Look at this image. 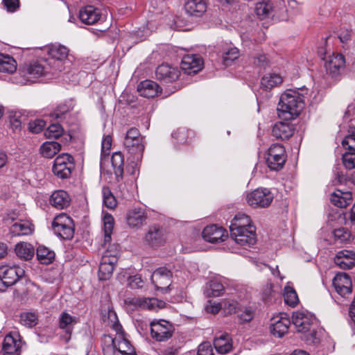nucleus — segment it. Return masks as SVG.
<instances>
[{"label": "nucleus", "mask_w": 355, "mask_h": 355, "mask_svg": "<svg viewBox=\"0 0 355 355\" xmlns=\"http://www.w3.org/2000/svg\"><path fill=\"white\" fill-rule=\"evenodd\" d=\"M77 322L76 318L71 316L68 313L63 312L61 313L59 318V327L64 330L67 335V337L66 338L67 341L70 339L73 327Z\"/></svg>", "instance_id": "obj_33"}, {"label": "nucleus", "mask_w": 355, "mask_h": 355, "mask_svg": "<svg viewBox=\"0 0 355 355\" xmlns=\"http://www.w3.org/2000/svg\"><path fill=\"white\" fill-rule=\"evenodd\" d=\"M70 201L71 198L69 194L63 190L54 191L50 198L51 205L58 209L67 208L69 205Z\"/></svg>", "instance_id": "obj_31"}, {"label": "nucleus", "mask_w": 355, "mask_h": 355, "mask_svg": "<svg viewBox=\"0 0 355 355\" xmlns=\"http://www.w3.org/2000/svg\"><path fill=\"white\" fill-rule=\"evenodd\" d=\"M216 350L220 354L228 353L232 347L230 337L227 334H220L214 341Z\"/></svg>", "instance_id": "obj_37"}, {"label": "nucleus", "mask_w": 355, "mask_h": 355, "mask_svg": "<svg viewBox=\"0 0 355 355\" xmlns=\"http://www.w3.org/2000/svg\"><path fill=\"white\" fill-rule=\"evenodd\" d=\"M202 58L196 54L184 55L181 62V69L187 74L196 73L202 68Z\"/></svg>", "instance_id": "obj_18"}, {"label": "nucleus", "mask_w": 355, "mask_h": 355, "mask_svg": "<svg viewBox=\"0 0 355 355\" xmlns=\"http://www.w3.org/2000/svg\"><path fill=\"white\" fill-rule=\"evenodd\" d=\"M129 284L132 288H138L143 286V281L139 275H135L130 277Z\"/></svg>", "instance_id": "obj_59"}, {"label": "nucleus", "mask_w": 355, "mask_h": 355, "mask_svg": "<svg viewBox=\"0 0 355 355\" xmlns=\"http://www.w3.org/2000/svg\"><path fill=\"white\" fill-rule=\"evenodd\" d=\"M142 141L143 138L137 128H131L128 130L124 139V145L129 153L135 155L137 159L142 157L144 150Z\"/></svg>", "instance_id": "obj_9"}, {"label": "nucleus", "mask_w": 355, "mask_h": 355, "mask_svg": "<svg viewBox=\"0 0 355 355\" xmlns=\"http://www.w3.org/2000/svg\"><path fill=\"white\" fill-rule=\"evenodd\" d=\"M40 150L44 157L49 159L61 150V145L56 141H46L40 146Z\"/></svg>", "instance_id": "obj_41"}, {"label": "nucleus", "mask_w": 355, "mask_h": 355, "mask_svg": "<svg viewBox=\"0 0 355 355\" xmlns=\"http://www.w3.org/2000/svg\"><path fill=\"white\" fill-rule=\"evenodd\" d=\"M273 195L266 188H259L246 196L248 204L252 207H266L270 205Z\"/></svg>", "instance_id": "obj_11"}, {"label": "nucleus", "mask_w": 355, "mask_h": 355, "mask_svg": "<svg viewBox=\"0 0 355 355\" xmlns=\"http://www.w3.org/2000/svg\"><path fill=\"white\" fill-rule=\"evenodd\" d=\"M24 275V270L15 266H2L0 267V280L6 286L15 284L19 277Z\"/></svg>", "instance_id": "obj_15"}, {"label": "nucleus", "mask_w": 355, "mask_h": 355, "mask_svg": "<svg viewBox=\"0 0 355 355\" xmlns=\"http://www.w3.org/2000/svg\"><path fill=\"white\" fill-rule=\"evenodd\" d=\"M343 147L348 151H355V119L349 121L346 135L342 140Z\"/></svg>", "instance_id": "obj_35"}, {"label": "nucleus", "mask_w": 355, "mask_h": 355, "mask_svg": "<svg viewBox=\"0 0 355 355\" xmlns=\"http://www.w3.org/2000/svg\"><path fill=\"white\" fill-rule=\"evenodd\" d=\"M230 236L236 243L243 247H250L254 245L257 241L254 227H249L248 229L231 231Z\"/></svg>", "instance_id": "obj_14"}, {"label": "nucleus", "mask_w": 355, "mask_h": 355, "mask_svg": "<svg viewBox=\"0 0 355 355\" xmlns=\"http://www.w3.org/2000/svg\"><path fill=\"white\" fill-rule=\"evenodd\" d=\"M103 321L116 331L114 338L110 336H105V339L111 342L112 346L103 349L105 355H107L109 351L114 350L121 355H136L134 347L130 341L124 337L122 327L119 322L115 311L108 310L107 315H103Z\"/></svg>", "instance_id": "obj_1"}, {"label": "nucleus", "mask_w": 355, "mask_h": 355, "mask_svg": "<svg viewBox=\"0 0 355 355\" xmlns=\"http://www.w3.org/2000/svg\"><path fill=\"white\" fill-rule=\"evenodd\" d=\"M3 1L8 12H15L19 7V0H3Z\"/></svg>", "instance_id": "obj_60"}, {"label": "nucleus", "mask_w": 355, "mask_h": 355, "mask_svg": "<svg viewBox=\"0 0 355 355\" xmlns=\"http://www.w3.org/2000/svg\"><path fill=\"white\" fill-rule=\"evenodd\" d=\"M145 240L151 246L162 245L166 241L165 232L159 227H150L146 234Z\"/></svg>", "instance_id": "obj_27"}, {"label": "nucleus", "mask_w": 355, "mask_h": 355, "mask_svg": "<svg viewBox=\"0 0 355 355\" xmlns=\"http://www.w3.org/2000/svg\"><path fill=\"white\" fill-rule=\"evenodd\" d=\"M249 227H254L251 225L250 218L245 214H238L231 221L230 231L248 229Z\"/></svg>", "instance_id": "obj_38"}, {"label": "nucleus", "mask_w": 355, "mask_h": 355, "mask_svg": "<svg viewBox=\"0 0 355 355\" xmlns=\"http://www.w3.org/2000/svg\"><path fill=\"white\" fill-rule=\"evenodd\" d=\"M178 349L175 347H167L161 351L160 355H178Z\"/></svg>", "instance_id": "obj_63"}, {"label": "nucleus", "mask_w": 355, "mask_h": 355, "mask_svg": "<svg viewBox=\"0 0 355 355\" xmlns=\"http://www.w3.org/2000/svg\"><path fill=\"white\" fill-rule=\"evenodd\" d=\"M137 91L144 97L153 98L158 96L161 93L162 89L157 83L146 80L138 85Z\"/></svg>", "instance_id": "obj_26"}, {"label": "nucleus", "mask_w": 355, "mask_h": 355, "mask_svg": "<svg viewBox=\"0 0 355 355\" xmlns=\"http://www.w3.org/2000/svg\"><path fill=\"white\" fill-rule=\"evenodd\" d=\"M115 264L116 259L114 257H112L111 260L107 257H102L98 269L99 279L101 280L108 279L113 273Z\"/></svg>", "instance_id": "obj_30"}, {"label": "nucleus", "mask_w": 355, "mask_h": 355, "mask_svg": "<svg viewBox=\"0 0 355 355\" xmlns=\"http://www.w3.org/2000/svg\"><path fill=\"white\" fill-rule=\"evenodd\" d=\"M119 254V246L117 244H112L110 245L107 250L104 252L102 257H107L109 259L111 260L112 257H114L116 259V263L118 261V257Z\"/></svg>", "instance_id": "obj_56"}, {"label": "nucleus", "mask_w": 355, "mask_h": 355, "mask_svg": "<svg viewBox=\"0 0 355 355\" xmlns=\"http://www.w3.org/2000/svg\"><path fill=\"white\" fill-rule=\"evenodd\" d=\"M10 231L13 236L28 235L33 232V225L29 221L20 220L10 225Z\"/></svg>", "instance_id": "obj_36"}, {"label": "nucleus", "mask_w": 355, "mask_h": 355, "mask_svg": "<svg viewBox=\"0 0 355 355\" xmlns=\"http://www.w3.org/2000/svg\"><path fill=\"white\" fill-rule=\"evenodd\" d=\"M23 343L17 331L8 334L3 340L2 352L3 355H20Z\"/></svg>", "instance_id": "obj_12"}, {"label": "nucleus", "mask_w": 355, "mask_h": 355, "mask_svg": "<svg viewBox=\"0 0 355 355\" xmlns=\"http://www.w3.org/2000/svg\"><path fill=\"white\" fill-rule=\"evenodd\" d=\"M294 132V128L290 123L279 122L272 128V135L276 138L282 140L289 139Z\"/></svg>", "instance_id": "obj_32"}, {"label": "nucleus", "mask_w": 355, "mask_h": 355, "mask_svg": "<svg viewBox=\"0 0 355 355\" xmlns=\"http://www.w3.org/2000/svg\"><path fill=\"white\" fill-rule=\"evenodd\" d=\"M46 125V123L42 119H35L28 123V129L33 133L40 132Z\"/></svg>", "instance_id": "obj_55"}, {"label": "nucleus", "mask_w": 355, "mask_h": 355, "mask_svg": "<svg viewBox=\"0 0 355 355\" xmlns=\"http://www.w3.org/2000/svg\"><path fill=\"white\" fill-rule=\"evenodd\" d=\"M16 255L21 259L28 261L33 258L35 254L33 246L26 242H20L15 245Z\"/></svg>", "instance_id": "obj_39"}, {"label": "nucleus", "mask_w": 355, "mask_h": 355, "mask_svg": "<svg viewBox=\"0 0 355 355\" xmlns=\"http://www.w3.org/2000/svg\"><path fill=\"white\" fill-rule=\"evenodd\" d=\"M345 64V60L342 54L333 53L326 60L325 67L332 76H336L344 69Z\"/></svg>", "instance_id": "obj_21"}, {"label": "nucleus", "mask_w": 355, "mask_h": 355, "mask_svg": "<svg viewBox=\"0 0 355 355\" xmlns=\"http://www.w3.org/2000/svg\"><path fill=\"white\" fill-rule=\"evenodd\" d=\"M334 263L342 269H350L355 266V252L347 250H340L336 253Z\"/></svg>", "instance_id": "obj_25"}, {"label": "nucleus", "mask_w": 355, "mask_h": 355, "mask_svg": "<svg viewBox=\"0 0 355 355\" xmlns=\"http://www.w3.org/2000/svg\"><path fill=\"white\" fill-rule=\"evenodd\" d=\"M284 297L285 302L291 306H295L299 301L296 292L290 286L285 287Z\"/></svg>", "instance_id": "obj_50"}, {"label": "nucleus", "mask_w": 355, "mask_h": 355, "mask_svg": "<svg viewBox=\"0 0 355 355\" xmlns=\"http://www.w3.org/2000/svg\"><path fill=\"white\" fill-rule=\"evenodd\" d=\"M150 325L151 337L157 342H164L170 339L175 330L173 325L165 320H154Z\"/></svg>", "instance_id": "obj_8"}, {"label": "nucleus", "mask_w": 355, "mask_h": 355, "mask_svg": "<svg viewBox=\"0 0 355 355\" xmlns=\"http://www.w3.org/2000/svg\"><path fill=\"white\" fill-rule=\"evenodd\" d=\"M285 8L284 0H263L257 3L255 12L260 19L273 17Z\"/></svg>", "instance_id": "obj_7"}, {"label": "nucleus", "mask_w": 355, "mask_h": 355, "mask_svg": "<svg viewBox=\"0 0 355 355\" xmlns=\"http://www.w3.org/2000/svg\"><path fill=\"white\" fill-rule=\"evenodd\" d=\"M101 18V12L93 6L83 7L79 11V19L85 24H94Z\"/></svg>", "instance_id": "obj_24"}, {"label": "nucleus", "mask_w": 355, "mask_h": 355, "mask_svg": "<svg viewBox=\"0 0 355 355\" xmlns=\"http://www.w3.org/2000/svg\"><path fill=\"white\" fill-rule=\"evenodd\" d=\"M352 196L350 192H342L338 190L331 196V202L335 206L340 208L346 207L352 202Z\"/></svg>", "instance_id": "obj_40"}, {"label": "nucleus", "mask_w": 355, "mask_h": 355, "mask_svg": "<svg viewBox=\"0 0 355 355\" xmlns=\"http://www.w3.org/2000/svg\"><path fill=\"white\" fill-rule=\"evenodd\" d=\"M221 309H224L225 313L232 314L236 310V303L234 301L224 300L220 303L209 302V304L206 306V311L212 314L218 313Z\"/></svg>", "instance_id": "obj_34"}, {"label": "nucleus", "mask_w": 355, "mask_h": 355, "mask_svg": "<svg viewBox=\"0 0 355 355\" xmlns=\"http://www.w3.org/2000/svg\"><path fill=\"white\" fill-rule=\"evenodd\" d=\"M282 83V78L277 73H267L261 80V86L265 89H270L279 85Z\"/></svg>", "instance_id": "obj_43"}, {"label": "nucleus", "mask_w": 355, "mask_h": 355, "mask_svg": "<svg viewBox=\"0 0 355 355\" xmlns=\"http://www.w3.org/2000/svg\"><path fill=\"white\" fill-rule=\"evenodd\" d=\"M286 158L284 146L282 144H275L268 148L266 162L270 170L279 171L283 168Z\"/></svg>", "instance_id": "obj_10"}, {"label": "nucleus", "mask_w": 355, "mask_h": 355, "mask_svg": "<svg viewBox=\"0 0 355 355\" xmlns=\"http://www.w3.org/2000/svg\"><path fill=\"white\" fill-rule=\"evenodd\" d=\"M344 166L349 170L355 168V151H348L343 155Z\"/></svg>", "instance_id": "obj_54"}, {"label": "nucleus", "mask_w": 355, "mask_h": 355, "mask_svg": "<svg viewBox=\"0 0 355 355\" xmlns=\"http://www.w3.org/2000/svg\"><path fill=\"white\" fill-rule=\"evenodd\" d=\"M239 56V49L236 47L230 48L223 53V62L225 65L230 64L234 60Z\"/></svg>", "instance_id": "obj_53"}, {"label": "nucleus", "mask_w": 355, "mask_h": 355, "mask_svg": "<svg viewBox=\"0 0 355 355\" xmlns=\"http://www.w3.org/2000/svg\"><path fill=\"white\" fill-rule=\"evenodd\" d=\"M171 272L166 268L157 269L151 276V281L157 289H165L170 286Z\"/></svg>", "instance_id": "obj_22"}, {"label": "nucleus", "mask_w": 355, "mask_h": 355, "mask_svg": "<svg viewBox=\"0 0 355 355\" xmlns=\"http://www.w3.org/2000/svg\"><path fill=\"white\" fill-rule=\"evenodd\" d=\"M68 112V108L65 106L58 107V109L54 112L53 116L55 118H60L62 114Z\"/></svg>", "instance_id": "obj_64"}, {"label": "nucleus", "mask_w": 355, "mask_h": 355, "mask_svg": "<svg viewBox=\"0 0 355 355\" xmlns=\"http://www.w3.org/2000/svg\"><path fill=\"white\" fill-rule=\"evenodd\" d=\"M131 304L135 306L150 311H157L165 306V302L155 297H135Z\"/></svg>", "instance_id": "obj_23"}, {"label": "nucleus", "mask_w": 355, "mask_h": 355, "mask_svg": "<svg viewBox=\"0 0 355 355\" xmlns=\"http://www.w3.org/2000/svg\"><path fill=\"white\" fill-rule=\"evenodd\" d=\"M333 285L336 291L343 297L352 293V281L349 276L346 273L336 274L333 279Z\"/></svg>", "instance_id": "obj_17"}, {"label": "nucleus", "mask_w": 355, "mask_h": 355, "mask_svg": "<svg viewBox=\"0 0 355 355\" xmlns=\"http://www.w3.org/2000/svg\"><path fill=\"white\" fill-rule=\"evenodd\" d=\"M198 355H214L211 344L209 342L201 343L198 347Z\"/></svg>", "instance_id": "obj_58"}, {"label": "nucleus", "mask_w": 355, "mask_h": 355, "mask_svg": "<svg viewBox=\"0 0 355 355\" xmlns=\"http://www.w3.org/2000/svg\"><path fill=\"white\" fill-rule=\"evenodd\" d=\"M223 285L216 279L211 280L207 284V295L208 296L218 297L223 295Z\"/></svg>", "instance_id": "obj_47"}, {"label": "nucleus", "mask_w": 355, "mask_h": 355, "mask_svg": "<svg viewBox=\"0 0 355 355\" xmlns=\"http://www.w3.org/2000/svg\"><path fill=\"white\" fill-rule=\"evenodd\" d=\"M146 219L145 211L141 208H134L127 213V223L131 227H138L143 225Z\"/></svg>", "instance_id": "obj_29"}, {"label": "nucleus", "mask_w": 355, "mask_h": 355, "mask_svg": "<svg viewBox=\"0 0 355 355\" xmlns=\"http://www.w3.org/2000/svg\"><path fill=\"white\" fill-rule=\"evenodd\" d=\"M202 234L206 241L213 243L222 242L227 237L225 230L216 225L207 226Z\"/></svg>", "instance_id": "obj_20"}, {"label": "nucleus", "mask_w": 355, "mask_h": 355, "mask_svg": "<svg viewBox=\"0 0 355 355\" xmlns=\"http://www.w3.org/2000/svg\"><path fill=\"white\" fill-rule=\"evenodd\" d=\"M111 162L114 168V174L116 177V180L119 182V178H122L123 173V156L120 153H115L112 155L111 158Z\"/></svg>", "instance_id": "obj_44"}, {"label": "nucleus", "mask_w": 355, "mask_h": 355, "mask_svg": "<svg viewBox=\"0 0 355 355\" xmlns=\"http://www.w3.org/2000/svg\"><path fill=\"white\" fill-rule=\"evenodd\" d=\"M52 67L47 60H37L28 64L24 71V76L28 82H35L42 76L51 74Z\"/></svg>", "instance_id": "obj_5"}, {"label": "nucleus", "mask_w": 355, "mask_h": 355, "mask_svg": "<svg viewBox=\"0 0 355 355\" xmlns=\"http://www.w3.org/2000/svg\"><path fill=\"white\" fill-rule=\"evenodd\" d=\"M293 323L299 332L306 333L311 331L312 326L316 323L315 316L304 311L295 312L292 316Z\"/></svg>", "instance_id": "obj_13"}, {"label": "nucleus", "mask_w": 355, "mask_h": 355, "mask_svg": "<svg viewBox=\"0 0 355 355\" xmlns=\"http://www.w3.org/2000/svg\"><path fill=\"white\" fill-rule=\"evenodd\" d=\"M334 238L341 243H346L350 241L352 234L349 230L345 227H339L333 231Z\"/></svg>", "instance_id": "obj_49"}, {"label": "nucleus", "mask_w": 355, "mask_h": 355, "mask_svg": "<svg viewBox=\"0 0 355 355\" xmlns=\"http://www.w3.org/2000/svg\"><path fill=\"white\" fill-rule=\"evenodd\" d=\"M20 323L26 327H32L37 323V316L34 313H23L20 315Z\"/></svg>", "instance_id": "obj_51"}, {"label": "nucleus", "mask_w": 355, "mask_h": 355, "mask_svg": "<svg viewBox=\"0 0 355 355\" xmlns=\"http://www.w3.org/2000/svg\"><path fill=\"white\" fill-rule=\"evenodd\" d=\"M254 311L251 308H245L239 315V320L243 322H248L252 320Z\"/></svg>", "instance_id": "obj_57"}, {"label": "nucleus", "mask_w": 355, "mask_h": 355, "mask_svg": "<svg viewBox=\"0 0 355 355\" xmlns=\"http://www.w3.org/2000/svg\"><path fill=\"white\" fill-rule=\"evenodd\" d=\"M102 195L105 206L110 209H114L116 207L117 202L110 189L104 187L102 189Z\"/></svg>", "instance_id": "obj_48"}, {"label": "nucleus", "mask_w": 355, "mask_h": 355, "mask_svg": "<svg viewBox=\"0 0 355 355\" xmlns=\"http://www.w3.org/2000/svg\"><path fill=\"white\" fill-rule=\"evenodd\" d=\"M46 52L50 56L48 60L52 67V76H58L66 69V65L70 62L67 60L69 49L61 44H51L46 48Z\"/></svg>", "instance_id": "obj_3"}, {"label": "nucleus", "mask_w": 355, "mask_h": 355, "mask_svg": "<svg viewBox=\"0 0 355 355\" xmlns=\"http://www.w3.org/2000/svg\"><path fill=\"white\" fill-rule=\"evenodd\" d=\"M155 73L159 80L168 83L175 81L179 78L180 72L177 67L161 64L157 67Z\"/></svg>", "instance_id": "obj_19"}, {"label": "nucleus", "mask_w": 355, "mask_h": 355, "mask_svg": "<svg viewBox=\"0 0 355 355\" xmlns=\"http://www.w3.org/2000/svg\"><path fill=\"white\" fill-rule=\"evenodd\" d=\"M37 257L41 263L49 264L54 259L55 253L48 248L40 245L37 249Z\"/></svg>", "instance_id": "obj_45"}, {"label": "nucleus", "mask_w": 355, "mask_h": 355, "mask_svg": "<svg viewBox=\"0 0 355 355\" xmlns=\"http://www.w3.org/2000/svg\"><path fill=\"white\" fill-rule=\"evenodd\" d=\"M290 324V320L285 313L275 315L270 320V332L273 336L282 338L288 332Z\"/></svg>", "instance_id": "obj_16"}, {"label": "nucleus", "mask_w": 355, "mask_h": 355, "mask_svg": "<svg viewBox=\"0 0 355 355\" xmlns=\"http://www.w3.org/2000/svg\"><path fill=\"white\" fill-rule=\"evenodd\" d=\"M102 150L103 152L109 150L112 146V137L110 135L104 137L102 141Z\"/></svg>", "instance_id": "obj_62"}, {"label": "nucleus", "mask_w": 355, "mask_h": 355, "mask_svg": "<svg viewBox=\"0 0 355 355\" xmlns=\"http://www.w3.org/2000/svg\"><path fill=\"white\" fill-rule=\"evenodd\" d=\"M63 133V128L59 123L50 125L45 130L44 135L49 139H57Z\"/></svg>", "instance_id": "obj_52"}, {"label": "nucleus", "mask_w": 355, "mask_h": 355, "mask_svg": "<svg viewBox=\"0 0 355 355\" xmlns=\"http://www.w3.org/2000/svg\"><path fill=\"white\" fill-rule=\"evenodd\" d=\"M74 167L73 157L69 153H62L54 160L53 173L59 178L67 179L71 176Z\"/></svg>", "instance_id": "obj_6"}, {"label": "nucleus", "mask_w": 355, "mask_h": 355, "mask_svg": "<svg viewBox=\"0 0 355 355\" xmlns=\"http://www.w3.org/2000/svg\"><path fill=\"white\" fill-rule=\"evenodd\" d=\"M310 334L307 335L306 341L309 343L317 344L320 342V338L318 335V332L314 330L309 331Z\"/></svg>", "instance_id": "obj_61"}, {"label": "nucleus", "mask_w": 355, "mask_h": 355, "mask_svg": "<svg viewBox=\"0 0 355 355\" xmlns=\"http://www.w3.org/2000/svg\"><path fill=\"white\" fill-rule=\"evenodd\" d=\"M54 233L62 239H71L74 234V223L72 218L67 214L57 215L52 222Z\"/></svg>", "instance_id": "obj_4"}, {"label": "nucleus", "mask_w": 355, "mask_h": 355, "mask_svg": "<svg viewBox=\"0 0 355 355\" xmlns=\"http://www.w3.org/2000/svg\"><path fill=\"white\" fill-rule=\"evenodd\" d=\"M16 69L17 62L12 57L0 53V72L12 73Z\"/></svg>", "instance_id": "obj_42"}, {"label": "nucleus", "mask_w": 355, "mask_h": 355, "mask_svg": "<svg viewBox=\"0 0 355 355\" xmlns=\"http://www.w3.org/2000/svg\"><path fill=\"white\" fill-rule=\"evenodd\" d=\"M184 10L189 15L199 17L206 12L207 3L205 0H187Z\"/></svg>", "instance_id": "obj_28"}, {"label": "nucleus", "mask_w": 355, "mask_h": 355, "mask_svg": "<svg viewBox=\"0 0 355 355\" xmlns=\"http://www.w3.org/2000/svg\"><path fill=\"white\" fill-rule=\"evenodd\" d=\"M104 225V243H109L111 241V234L114 228V220L112 216L105 214L103 218Z\"/></svg>", "instance_id": "obj_46"}, {"label": "nucleus", "mask_w": 355, "mask_h": 355, "mask_svg": "<svg viewBox=\"0 0 355 355\" xmlns=\"http://www.w3.org/2000/svg\"><path fill=\"white\" fill-rule=\"evenodd\" d=\"M304 96L296 90H287L280 96L277 107L279 118L288 121L297 116L304 107Z\"/></svg>", "instance_id": "obj_2"}]
</instances>
